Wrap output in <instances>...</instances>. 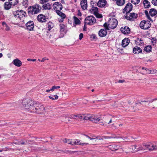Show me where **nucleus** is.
Instances as JSON below:
<instances>
[{
	"mask_svg": "<svg viewBox=\"0 0 157 157\" xmlns=\"http://www.w3.org/2000/svg\"><path fill=\"white\" fill-rule=\"evenodd\" d=\"M135 145L132 146V149L135 151H153L157 150V142L144 143L139 145L138 147Z\"/></svg>",
	"mask_w": 157,
	"mask_h": 157,
	"instance_id": "nucleus-1",
	"label": "nucleus"
},
{
	"mask_svg": "<svg viewBox=\"0 0 157 157\" xmlns=\"http://www.w3.org/2000/svg\"><path fill=\"white\" fill-rule=\"evenodd\" d=\"M22 104L25 109L30 112L35 113L37 112L38 104L32 100L24 99Z\"/></svg>",
	"mask_w": 157,
	"mask_h": 157,
	"instance_id": "nucleus-2",
	"label": "nucleus"
},
{
	"mask_svg": "<svg viewBox=\"0 0 157 157\" xmlns=\"http://www.w3.org/2000/svg\"><path fill=\"white\" fill-rule=\"evenodd\" d=\"M26 16V13L22 10H18L13 13V17H12L13 24H15L24 21V17ZM24 23V22H23Z\"/></svg>",
	"mask_w": 157,
	"mask_h": 157,
	"instance_id": "nucleus-3",
	"label": "nucleus"
},
{
	"mask_svg": "<svg viewBox=\"0 0 157 157\" xmlns=\"http://www.w3.org/2000/svg\"><path fill=\"white\" fill-rule=\"evenodd\" d=\"M41 9V6L38 4L29 6L28 9V13L30 16L31 17L40 12Z\"/></svg>",
	"mask_w": 157,
	"mask_h": 157,
	"instance_id": "nucleus-4",
	"label": "nucleus"
},
{
	"mask_svg": "<svg viewBox=\"0 0 157 157\" xmlns=\"http://www.w3.org/2000/svg\"><path fill=\"white\" fill-rule=\"evenodd\" d=\"M96 22V19L93 16H90L87 17L84 20V25L83 30H85L84 29L86 25H92L95 23Z\"/></svg>",
	"mask_w": 157,
	"mask_h": 157,
	"instance_id": "nucleus-5",
	"label": "nucleus"
},
{
	"mask_svg": "<svg viewBox=\"0 0 157 157\" xmlns=\"http://www.w3.org/2000/svg\"><path fill=\"white\" fill-rule=\"evenodd\" d=\"M140 26L142 29H147L151 27V23L150 21L144 20L141 22Z\"/></svg>",
	"mask_w": 157,
	"mask_h": 157,
	"instance_id": "nucleus-6",
	"label": "nucleus"
},
{
	"mask_svg": "<svg viewBox=\"0 0 157 157\" xmlns=\"http://www.w3.org/2000/svg\"><path fill=\"white\" fill-rule=\"evenodd\" d=\"M108 23L110 28L114 29L116 27L117 25L118 21L115 18H112L109 20Z\"/></svg>",
	"mask_w": 157,
	"mask_h": 157,
	"instance_id": "nucleus-7",
	"label": "nucleus"
},
{
	"mask_svg": "<svg viewBox=\"0 0 157 157\" xmlns=\"http://www.w3.org/2000/svg\"><path fill=\"white\" fill-rule=\"evenodd\" d=\"M132 4L130 3H128L124 8L123 10V12L125 13L126 12L127 13H129L132 11Z\"/></svg>",
	"mask_w": 157,
	"mask_h": 157,
	"instance_id": "nucleus-8",
	"label": "nucleus"
},
{
	"mask_svg": "<svg viewBox=\"0 0 157 157\" xmlns=\"http://www.w3.org/2000/svg\"><path fill=\"white\" fill-rule=\"evenodd\" d=\"M26 29L29 31L33 30L34 28V23L33 21H30L25 24Z\"/></svg>",
	"mask_w": 157,
	"mask_h": 157,
	"instance_id": "nucleus-9",
	"label": "nucleus"
},
{
	"mask_svg": "<svg viewBox=\"0 0 157 157\" xmlns=\"http://www.w3.org/2000/svg\"><path fill=\"white\" fill-rule=\"evenodd\" d=\"M128 13H127L126 16H125V18L128 20L132 21L134 20V19H136L137 17V14L134 13H130L129 16H128Z\"/></svg>",
	"mask_w": 157,
	"mask_h": 157,
	"instance_id": "nucleus-10",
	"label": "nucleus"
},
{
	"mask_svg": "<svg viewBox=\"0 0 157 157\" xmlns=\"http://www.w3.org/2000/svg\"><path fill=\"white\" fill-rule=\"evenodd\" d=\"M53 7L54 9L56 10V12L58 10L60 11L63 8V6L61 3L58 2H55L54 3Z\"/></svg>",
	"mask_w": 157,
	"mask_h": 157,
	"instance_id": "nucleus-11",
	"label": "nucleus"
},
{
	"mask_svg": "<svg viewBox=\"0 0 157 157\" xmlns=\"http://www.w3.org/2000/svg\"><path fill=\"white\" fill-rule=\"evenodd\" d=\"M121 30L122 33L124 34L129 33L130 29L128 26H124L122 27L121 29Z\"/></svg>",
	"mask_w": 157,
	"mask_h": 157,
	"instance_id": "nucleus-12",
	"label": "nucleus"
},
{
	"mask_svg": "<svg viewBox=\"0 0 157 157\" xmlns=\"http://www.w3.org/2000/svg\"><path fill=\"white\" fill-rule=\"evenodd\" d=\"M107 34V30L105 29H101L99 30L98 32L99 36L102 37L106 36Z\"/></svg>",
	"mask_w": 157,
	"mask_h": 157,
	"instance_id": "nucleus-13",
	"label": "nucleus"
},
{
	"mask_svg": "<svg viewBox=\"0 0 157 157\" xmlns=\"http://www.w3.org/2000/svg\"><path fill=\"white\" fill-rule=\"evenodd\" d=\"M38 20L41 22H45L46 21L45 16L42 14L38 15L37 16Z\"/></svg>",
	"mask_w": 157,
	"mask_h": 157,
	"instance_id": "nucleus-14",
	"label": "nucleus"
},
{
	"mask_svg": "<svg viewBox=\"0 0 157 157\" xmlns=\"http://www.w3.org/2000/svg\"><path fill=\"white\" fill-rule=\"evenodd\" d=\"M87 0H82L80 2V5L82 9L85 10L87 7Z\"/></svg>",
	"mask_w": 157,
	"mask_h": 157,
	"instance_id": "nucleus-15",
	"label": "nucleus"
},
{
	"mask_svg": "<svg viewBox=\"0 0 157 157\" xmlns=\"http://www.w3.org/2000/svg\"><path fill=\"white\" fill-rule=\"evenodd\" d=\"M106 3V2L105 0H99L97 3V5L100 7L104 6Z\"/></svg>",
	"mask_w": 157,
	"mask_h": 157,
	"instance_id": "nucleus-16",
	"label": "nucleus"
},
{
	"mask_svg": "<svg viewBox=\"0 0 157 157\" xmlns=\"http://www.w3.org/2000/svg\"><path fill=\"white\" fill-rule=\"evenodd\" d=\"M13 62V64L18 67L21 66L22 64L21 61L17 59H14Z\"/></svg>",
	"mask_w": 157,
	"mask_h": 157,
	"instance_id": "nucleus-17",
	"label": "nucleus"
},
{
	"mask_svg": "<svg viewBox=\"0 0 157 157\" xmlns=\"http://www.w3.org/2000/svg\"><path fill=\"white\" fill-rule=\"evenodd\" d=\"M52 4L48 2L47 3L44 4L42 6V7L44 10H50L51 9Z\"/></svg>",
	"mask_w": 157,
	"mask_h": 157,
	"instance_id": "nucleus-18",
	"label": "nucleus"
},
{
	"mask_svg": "<svg viewBox=\"0 0 157 157\" xmlns=\"http://www.w3.org/2000/svg\"><path fill=\"white\" fill-rule=\"evenodd\" d=\"M109 148L111 150L113 151L119 149L120 147L117 145L113 144L109 146Z\"/></svg>",
	"mask_w": 157,
	"mask_h": 157,
	"instance_id": "nucleus-19",
	"label": "nucleus"
},
{
	"mask_svg": "<svg viewBox=\"0 0 157 157\" xmlns=\"http://www.w3.org/2000/svg\"><path fill=\"white\" fill-rule=\"evenodd\" d=\"M130 42L129 40L125 38L122 40V46L123 47H125L127 46Z\"/></svg>",
	"mask_w": 157,
	"mask_h": 157,
	"instance_id": "nucleus-20",
	"label": "nucleus"
},
{
	"mask_svg": "<svg viewBox=\"0 0 157 157\" xmlns=\"http://www.w3.org/2000/svg\"><path fill=\"white\" fill-rule=\"evenodd\" d=\"M72 145H78L80 144H87L88 145V143H81L79 140H72Z\"/></svg>",
	"mask_w": 157,
	"mask_h": 157,
	"instance_id": "nucleus-21",
	"label": "nucleus"
},
{
	"mask_svg": "<svg viewBox=\"0 0 157 157\" xmlns=\"http://www.w3.org/2000/svg\"><path fill=\"white\" fill-rule=\"evenodd\" d=\"M91 121L92 122L97 123L99 121L100 119L97 116L94 115H91Z\"/></svg>",
	"mask_w": 157,
	"mask_h": 157,
	"instance_id": "nucleus-22",
	"label": "nucleus"
},
{
	"mask_svg": "<svg viewBox=\"0 0 157 157\" xmlns=\"http://www.w3.org/2000/svg\"><path fill=\"white\" fill-rule=\"evenodd\" d=\"M133 53L134 54H138L142 52V49L139 47L136 46L133 48Z\"/></svg>",
	"mask_w": 157,
	"mask_h": 157,
	"instance_id": "nucleus-23",
	"label": "nucleus"
},
{
	"mask_svg": "<svg viewBox=\"0 0 157 157\" xmlns=\"http://www.w3.org/2000/svg\"><path fill=\"white\" fill-rule=\"evenodd\" d=\"M149 13L150 15L153 17L157 13V11L154 9L152 8L150 10Z\"/></svg>",
	"mask_w": 157,
	"mask_h": 157,
	"instance_id": "nucleus-24",
	"label": "nucleus"
},
{
	"mask_svg": "<svg viewBox=\"0 0 157 157\" xmlns=\"http://www.w3.org/2000/svg\"><path fill=\"white\" fill-rule=\"evenodd\" d=\"M143 4L145 8H149L151 6L150 2L147 0H144L143 2Z\"/></svg>",
	"mask_w": 157,
	"mask_h": 157,
	"instance_id": "nucleus-25",
	"label": "nucleus"
},
{
	"mask_svg": "<svg viewBox=\"0 0 157 157\" xmlns=\"http://www.w3.org/2000/svg\"><path fill=\"white\" fill-rule=\"evenodd\" d=\"M113 1H116L117 5L119 6H122L125 3L124 0H113Z\"/></svg>",
	"mask_w": 157,
	"mask_h": 157,
	"instance_id": "nucleus-26",
	"label": "nucleus"
},
{
	"mask_svg": "<svg viewBox=\"0 0 157 157\" xmlns=\"http://www.w3.org/2000/svg\"><path fill=\"white\" fill-rule=\"evenodd\" d=\"M47 26L48 28V30L50 31L53 28L54 25L52 22L50 21L47 23Z\"/></svg>",
	"mask_w": 157,
	"mask_h": 157,
	"instance_id": "nucleus-27",
	"label": "nucleus"
},
{
	"mask_svg": "<svg viewBox=\"0 0 157 157\" xmlns=\"http://www.w3.org/2000/svg\"><path fill=\"white\" fill-rule=\"evenodd\" d=\"M12 4H10V3L9 2H6L4 4V8L5 9L8 10L11 7Z\"/></svg>",
	"mask_w": 157,
	"mask_h": 157,
	"instance_id": "nucleus-28",
	"label": "nucleus"
},
{
	"mask_svg": "<svg viewBox=\"0 0 157 157\" xmlns=\"http://www.w3.org/2000/svg\"><path fill=\"white\" fill-rule=\"evenodd\" d=\"M91 115L90 114H85L84 115V117L83 118V120H89L91 121Z\"/></svg>",
	"mask_w": 157,
	"mask_h": 157,
	"instance_id": "nucleus-29",
	"label": "nucleus"
},
{
	"mask_svg": "<svg viewBox=\"0 0 157 157\" xmlns=\"http://www.w3.org/2000/svg\"><path fill=\"white\" fill-rule=\"evenodd\" d=\"M91 13H93L94 14L98 12V9L97 7H92V8L90 10Z\"/></svg>",
	"mask_w": 157,
	"mask_h": 157,
	"instance_id": "nucleus-30",
	"label": "nucleus"
},
{
	"mask_svg": "<svg viewBox=\"0 0 157 157\" xmlns=\"http://www.w3.org/2000/svg\"><path fill=\"white\" fill-rule=\"evenodd\" d=\"M56 13L58 15L60 16L61 17H63V18H65L66 17V15L64 13L59 10L57 11Z\"/></svg>",
	"mask_w": 157,
	"mask_h": 157,
	"instance_id": "nucleus-31",
	"label": "nucleus"
},
{
	"mask_svg": "<svg viewBox=\"0 0 157 157\" xmlns=\"http://www.w3.org/2000/svg\"><path fill=\"white\" fill-rule=\"evenodd\" d=\"M145 70L146 71L147 74H150V73H157V71L156 70H149L147 68H145Z\"/></svg>",
	"mask_w": 157,
	"mask_h": 157,
	"instance_id": "nucleus-32",
	"label": "nucleus"
},
{
	"mask_svg": "<svg viewBox=\"0 0 157 157\" xmlns=\"http://www.w3.org/2000/svg\"><path fill=\"white\" fill-rule=\"evenodd\" d=\"M73 19L75 23V24L76 25L80 24L81 23L79 19L76 17L74 16L73 17Z\"/></svg>",
	"mask_w": 157,
	"mask_h": 157,
	"instance_id": "nucleus-33",
	"label": "nucleus"
},
{
	"mask_svg": "<svg viewBox=\"0 0 157 157\" xmlns=\"http://www.w3.org/2000/svg\"><path fill=\"white\" fill-rule=\"evenodd\" d=\"M9 1L10 3V4L13 6L17 5L18 2V0H9Z\"/></svg>",
	"mask_w": 157,
	"mask_h": 157,
	"instance_id": "nucleus-34",
	"label": "nucleus"
},
{
	"mask_svg": "<svg viewBox=\"0 0 157 157\" xmlns=\"http://www.w3.org/2000/svg\"><path fill=\"white\" fill-rule=\"evenodd\" d=\"M19 144H18L26 145L27 144V140H24L19 142Z\"/></svg>",
	"mask_w": 157,
	"mask_h": 157,
	"instance_id": "nucleus-35",
	"label": "nucleus"
},
{
	"mask_svg": "<svg viewBox=\"0 0 157 157\" xmlns=\"http://www.w3.org/2000/svg\"><path fill=\"white\" fill-rule=\"evenodd\" d=\"M144 50L146 52H150L151 50V45H148L145 47Z\"/></svg>",
	"mask_w": 157,
	"mask_h": 157,
	"instance_id": "nucleus-36",
	"label": "nucleus"
},
{
	"mask_svg": "<svg viewBox=\"0 0 157 157\" xmlns=\"http://www.w3.org/2000/svg\"><path fill=\"white\" fill-rule=\"evenodd\" d=\"M144 13L147 19H149V20H150L152 22H153V21L151 19V18L150 17L149 15L148 11L147 10H145L144 11Z\"/></svg>",
	"mask_w": 157,
	"mask_h": 157,
	"instance_id": "nucleus-37",
	"label": "nucleus"
},
{
	"mask_svg": "<svg viewBox=\"0 0 157 157\" xmlns=\"http://www.w3.org/2000/svg\"><path fill=\"white\" fill-rule=\"evenodd\" d=\"M109 24L108 23V21L107 22L105 23L103 25V26L105 27L104 29H105L106 30H109L110 28L109 26Z\"/></svg>",
	"mask_w": 157,
	"mask_h": 157,
	"instance_id": "nucleus-38",
	"label": "nucleus"
},
{
	"mask_svg": "<svg viewBox=\"0 0 157 157\" xmlns=\"http://www.w3.org/2000/svg\"><path fill=\"white\" fill-rule=\"evenodd\" d=\"M60 31L61 32H64L65 29V25L63 24H61L60 25Z\"/></svg>",
	"mask_w": 157,
	"mask_h": 157,
	"instance_id": "nucleus-39",
	"label": "nucleus"
},
{
	"mask_svg": "<svg viewBox=\"0 0 157 157\" xmlns=\"http://www.w3.org/2000/svg\"><path fill=\"white\" fill-rule=\"evenodd\" d=\"M72 140H70L69 139H65L63 140V141L64 142L67 143L69 144H71L72 145Z\"/></svg>",
	"mask_w": 157,
	"mask_h": 157,
	"instance_id": "nucleus-40",
	"label": "nucleus"
},
{
	"mask_svg": "<svg viewBox=\"0 0 157 157\" xmlns=\"http://www.w3.org/2000/svg\"><path fill=\"white\" fill-rule=\"evenodd\" d=\"M96 17L98 18H101L102 17V16L101 14H100L98 13V12L95 13L94 14Z\"/></svg>",
	"mask_w": 157,
	"mask_h": 157,
	"instance_id": "nucleus-41",
	"label": "nucleus"
},
{
	"mask_svg": "<svg viewBox=\"0 0 157 157\" xmlns=\"http://www.w3.org/2000/svg\"><path fill=\"white\" fill-rule=\"evenodd\" d=\"M131 2H132L135 4L136 5L137 4H138L140 1V0H131Z\"/></svg>",
	"mask_w": 157,
	"mask_h": 157,
	"instance_id": "nucleus-42",
	"label": "nucleus"
},
{
	"mask_svg": "<svg viewBox=\"0 0 157 157\" xmlns=\"http://www.w3.org/2000/svg\"><path fill=\"white\" fill-rule=\"evenodd\" d=\"M28 2L27 0L24 1L23 2V4L25 7H27L28 6Z\"/></svg>",
	"mask_w": 157,
	"mask_h": 157,
	"instance_id": "nucleus-43",
	"label": "nucleus"
},
{
	"mask_svg": "<svg viewBox=\"0 0 157 157\" xmlns=\"http://www.w3.org/2000/svg\"><path fill=\"white\" fill-rule=\"evenodd\" d=\"M49 0H40V3L42 4H44L46 2H48Z\"/></svg>",
	"mask_w": 157,
	"mask_h": 157,
	"instance_id": "nucleus-44",
	"label": "nucleus"
},
{
	"mask_svg": "<svg viewBox=\"0 0 157 157\" xmlns=\"http://www.w3.org/2000/svg\"><path fill=\"white\" fill-rule=\"evenodd\" d=\"M59 88H60V86H52V90H51V91H53L55 89H59Z\"/></svg>",
	"mask_w": 157,
	"mask_h": 157,
	"instance_id": "nucleus-45",
	"label": "nucleus"
},
{
	"mask_svg": "<svg viewBox=\"0 0 157 157\" xmlns=\"http://www.w3.org/2000/svg\"><path fill=\"white\" fill-rule=\"evenodd\" d=\"M152 3L154 6H157V0H152Z\"/></svg>",
	"mask_w": 157,
	"mask_h": 157,
	"instance_id": "nucleus-46",
	"label": "nucleus"
},
{
	"mask_svg": "<svg viewBox=\"0 0 157 157\" xmlns=\"http://www.w3.org/2000/svg\"><path fill=\"white\" fill-rule=\"evenodd\" d=\"M94 139H97V140H102L103 138L101 137V136H98L96 137L95 138H94Z\"/></svg>",
	"mask_w": 157,
	"mask_h": 157,
	"instance_id": "nucleus-47",
	"label": "nucleus"
},
{
	"mask_svg": "<svg viewBox=\"0 0 157 157\" xmlns=\"http://www.w3.org/2000/svg\"><path fill=\"white\" fill-rule=\"evenodd\" d=\"M83 37V34L82 33H80L79 35V39L81 40Z\"/></svg>",
	"mask_w": 157,
	"mask_h": 157,
	"instance_id": "nucleus-48",
	"label": "nucleus"
},
{
	"mask_svg": "<svg viewBox=\"0 0 157 157\" xmlns=\"http://www.w3.org/2000/svg\"><path fill=\"white\" fill-rule=\"evenodd\" d=\"M91 4L92 6V7H96V6L97 5V3L94 2H91Z\"/></svg>",
	"mask_w": 157,
	"mask_h": 157,
	"instance_id": "nucleus-49",
	"label": "nucleus"
},
{
	"mask_svg": "<svg viewBox=\"0 0 157 157\" xmlns=\"http://www.w3.org/2000/svg\"><path fill=\"white\" fill-rule=\"evenodd\" d=\"M64 18H63V17H60V18H58V21L60 22H62L63 21V20Z\"/></svg>",
	"mask_w": 157,
	"mask_h": 157,
	"instance_id": "nucleus-50",
	"label": "nucleus"
},
{
	"mask_svg": "<svg viewBox=\"0 0 157 157\" xmlns=\"http://www.w3.org/2000/svg\"><path fill=\"white\" fill-rule=\"evenodd\" d=\"M6 28H5V30L7 31H9L10 30V28L7 25L5 26Z\"/></svg>",
	"mask_w": 157,
	"mask_h": 157,
	"instance_id": "nucleus-51",
	"label": "nucleus"
},
{
	"mask_svg": "<svg viewBox=\"0 0 157 157\" xmlns=\"http://www.w3.org/2000/svg\"><path fill=\"white\" fill-rule=\"evenodd\" d=\"M77 117L79 118L80 119H83V116L81 114H78Z\"/></svg>",
	"mask_w": 157,
	"mask_h": 157,
	"instance_id": "nucleus-52",
	"label": "nucleus"
},
{
	"mask_svg": "<svg viewBox=\"0 0 157 157\" xmlns=\"http://www.w3.org/2000/svg\"><path fill=\"white\" fill-rule=\"evenodd\" d=\"M46 60H48V58H46V57H44L42 58V60H41V61L42 62H44Z\"/></svg>",
	"mask_w": 157,
	"mask_h": 157,
	"instance_id": "nucleus-53",
	"label": "nucleus"
},
{
	"mask_svg": "<svg viewBox=\"0 0 157 157\" xmlns=\"http://www.w3.org/2000/svg\"><path fill=\"white\" fill-rule=\"evenodd\" d=\"M91 37L94 39H96V36L95 35L93 34L91 36Z\"/></svg>",
	"mask_w": 157,
	"mask_h": 157,
	"instance_id": "nucleus-54",
	"label": "nucleus"
},
{
	"mask_svg": "<svg viewBox=\"0 0 157 157\" xmlns=\"http://www.w3.org/2000/svg\"><path fill=\"white\" fill-rule=\"evenodd\" d=\"M27 60L28 61H35L36 60V59H28Z\"/></svg>",
	"mask_w": 157,
	"mask_h": 157,
	"instance_id": "nucleus-55",
	"label": "nucleus"
},
{
	"mask_svg": "<svg viewBox=\"0 0 157 157\" xmlns=\"http://www.w3.org/2000/svg\"><path fill=\"white\" fill-rule=\"evenodd\" d=\"M85 135V136H86V137L90 139V140H94V138H91V137H90L89 136H88V135Z\"/></svg>",
	"mask_w": 157,
	"mask_h": 157,
	"instance_id": "nucleus-56",
	"label": "nucleus"
},
{
	"mask_svg": "<svg viewBox=\"0 0 157 157\" xmlns=\"http://www.w3.org/2000/svg\"><path fill=\"white\" fill-rule=\"evenodd\" d=\"M53 96L54 97V100L57 99L58 98V96H57L56 95H54Z\"/></svg>",
	"mask_w": 157,
	"mask_h": 157,
	"instance_id": "nucleus-57",
	"label": "nucleus"
},
{
	"mask_svg": "<svg viewBox=\"0 0 157 157\" xmlns=\"http://www.w3.org/2000/svg\"><path fill=\"white\" fill-rule=\"evenodd\" d=\"M78 16H81L82 15V13L79 11H78Z\"/></svg>",
	"mask_w": 157,
	"mask_h": 157,
	"instance_id": "nucleus-58",
	"label": "nucleus"
},
{
	"mask_svg": "<svg viewBox=\"0 0 157 157\" xmlns=\"http://www.w3.org/2000/svg\"><path fill=\"white\" fill-rule=\"evenodd\" d=\"M70 118L71 119H74L75 118L73 116V115L70 116Z\"/></svg>",
	"mask_w": 157,
	"mask_h": 157,
	"instance_id": "nucleus-59",
	"label": "nucleus"
},
{
	"mask_svg": "<svg viewBox=\"0 0 157 157\" xmlns=\"http://www.w3.org/2000/svg\"><path fill=\"white\" fill-rule=\"evenodd\" d=\"M124 80H119V82H120V83H122L123 82H124Z\"/></svg>",
	"mask_w": 157,
	"mask_h": 157,
	"instance_id": "nucleus-60",
	"label": "nucleus"
},
{
	"mask_svg": "<svg viewBox=\"0 0 157 157\" xmlns=\"http://www.w3.org/2000/svg\"><path fill=\"white\" fill-rule=\"evenodd\" d=\"M120 138H122L123 139V140H125L127 139V137H121Z\"/></svg>",
	"mask_w": 157,
	"mask_h": 157,
	"instance_id": "nucleus-61",
	"label": "nucleus"
},
{
	"mask_svg": "<svg viewBox=\"0 0 157 157\" xmlns=\"http://www.w3.org/2000/svg\"><path fill=\"white\" fill-rule=\"evenodd\" d=\"M2 25H5V26L6 25H7L6 24L5 22H2Z\"/></svg>",
	"mask_w": 157,
	"mask_h": 157,
	"instance_id": "nucleus-62",
	"label": "nucleus"
},
{
	"mask_svg": "<svg viewBox=\"0 0 157 157\" xmlns=\"http://www.w3.org/2000/svg\"><path fill=\"white\" fill-rule=\"evenodd\" d=\"M157 100V98H155L154 99H153L152 101H151V102H152L154 101Z\"/></svg>",
	"mask_w": 157,
	"mask_h": 157,
	"instance_id": "nucleus-63",
	"label": "nucleus"
},
{
	"mask_svg": "<svg viewBox=\"0 0 157 157\" xmlns=\"http://www.w3.org/2000/svg\"><path fill=\"white\" fill-rule=\"evenodd\" d=\"M49 98L50 99H52V100H54V98L52 97V96H49Z\"/></svg>",
	"mask_w": 157,
	"mask_h": 157,
	"instance_id": "nucleus-64",
	"label": "nucleus"
}]
</instances>
